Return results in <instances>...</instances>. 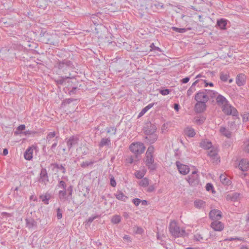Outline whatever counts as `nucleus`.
I'll return each instance as SVG.
<instances>
[{
    "instance_id": "nucleus-39",
    "label": "nucleus",
    "mask_w": 249,
    "mask_h": 249,
    "mask_svg": "<svg viewBox=\"0 0 249 249\" xmlns=\"http://www.w3.org/2000/svg\"><path fill=\"white\" fill-rule=\"evenodd\" d=\"M121 221V217L119 215H115L111 219V222L114 224H118Z\"/></svg>"
},
{
    "instance_id": "nucleus-30",
    "label": "nucleus",
    "mask_w": 249,
    "mask_h": 249,
    "mask_svg": "<svg viewBox=\"0 0 249 249\" xmlns=\"http://www.w3.org/2000/svg\"><path fill=\"white\" fill-rule=\"evenodd\" d=\"M149 184V180L147 178H143L139 183V185L143 187L147 186Z\"/></svg>"
},
{
    "instance_id": "nucleus-50",
    "label": "nucleus",
    "mask_w": 249,
    "mask_h": 249,
    "mask_svg": "<svg viewBox=\"0 0 249 249\" xmlns=\"http://www.w3.org/2000/svg\"><path fill=\"white\" fill-rule=\"evenodd\" d=\"M110 185L112 187H115L116 185V181H115L114 178L113 176H112L110 179Z\"/></svg>"
},
{
    "instance_id": "nucleus-43",
    "label": "nucleus",
    "mask_w": 249,
    "mask_h": 249,
    "mask_svg": "<svg viewBox=\"0 0 249 249\" xmlns=\"http://www.w3.org/2000/svg\"><path fill=\"white\" fill-rule=\"evenodd\" d=\"M228 77L229 75L227 74L222 73L220 74V79L224 82H226L228 80Z\"/></svg>"
},
{
    "instance_id": "nucleus-17",
    "label": "nucleus",
    "mask_w": 249,
    "mask_h": 249,
    "mask_svg": "<svg viewBox=\"0 0 249 249\" xmlns=\"http://www.w3.org/2000/svg\"><path fill=\"white\" fill-rule=\"evenodd\" d=\"M216 100L217 104L222 107L228 103L227 99L221 95H218Z\"/></svg>"
},
{
    "instance_id": "nucleus-34",
    "label": "nucleus",
    "mask_w": 249,
    "mask_h": 249,
    "mask_svg": "<svg viewBox=\"0 0 249 249\" xmlns=\"http://www.w3.org/2000/svg\"><path fill=\"white\" fill-rule=\"evenodd\" d=\"M240 194L238 193H234L231 195V196L228 195L227 196V199H231V200L236 201L239 197Z\"/></svg>"
},
{
    "instance_id": "nucleus-42",
    "label": "nucleus",
    "mask_w": 249,
    "mask_h": 249,
    "mask_svg": "<svg viewBox=\"0 0 249 249\" xmlns=\"http://www.w3.org/2000/svg\"><path fill=\"white\" fill-rule=\"evenodd\" d=\"M196 90L195 87H190L187 90V95L188 96H191Z\"/></svg>"
},
{
    "instance_id": "nucleus-15",
    "label": "nucleus",
    "mask_w": 249,
    "mask_h": 249,
    "mask_svg": "<svg viewBox=\"0 0 249 249\" xmlns=\"http://www.w3.org/2000/svg\"><path fill=\"white\" fill-rule=\"evenodd\" d=\"M78 142V138L76 136H72L70 138L67 142V145L69 149L76 145Z\"/></svg>"
},
{
    "instance_id": "nucleus-63",
    "label": "nucleus",
    "mask_w": 249,
    "mask_h": 249,
    "mask_svg": "<svg viewBox=\"0 0 249 249\" xmlns=\"http://www.w3.org/2000/svg\"><path fill=\"white\" fill-rule=\"evenodd\" d=\"M174 108L177 111H178L179 108V106L178 104H175L174 105Z\"/></svg>"
},
{
    "instance_id": "nucleus-47",
    "label": "nucleus",
    "mask_w": 249,
    "mask_h": 249,
    "mask_svg": "<svg viewBox=\"0 0 249 249\" xmlns=\"http://www.w3.org/2000/svg\"><path fill=\"white\" fill-rule=\"evenodd\" d=\"M154 151V147L152 146H150L146 153V155H152Z\"/></svg>"
},
{
    "instance_id": "nucleus-45",
    "label": "nucleus",
    "mask_w": 249,
    "mask_h": 249,
    "mask_svg": "<svg viewBox=\"0 0 249 249\" xmlns=\"http://www.w3.org/2000/svg\"><path fill=\"white\" fill-rule=\"evenodd\" d=\"M55 132H50V133L48 134V135H47V140L48 141V142H49L50 140L52 138H53L54 137H55Z\"/></svg>"
},
{
    "instance_id": "nucleus-61",
    "label": "nucleus",
    "mask_w": 249,
    "mask_h": 249,
    "mask_svg": "<svg viewBox=\"0 0 249 249\" xmlns=\"http://www.w3.org/2000/svg\"><path fill=\"white\" fill-rule=\"evenodd\" d=\"M96 217H97V216L89 217L88 220V223H91Z\"/></svg>"
},
{
    "instance_id": "nucleus-7",
    "label": "nucleus",
    "mask_w": 249,
    "mask_h": 249,
    "mask_svg": "<svg viewBox=\"0 0 249 249\" xmlns=\"http://www.w3.org/2000/svg\"><path fill=\"white\" fill-rule=\"evenodd\" d=\"M40 40L44 43L54 44V42L52 40V36L46 31H41L40 33Z\"/></svg>"
},
{
    "instance_id": "nucleus-11",
    "label": "nucleus",
    "mask_w": 249,
    "mask_h": 249,
    "mask_svg": "<svg viewBox=\"0 0 249 249\" xmlns=\"http://www.w3.org/2000/svg\"><path fill=\"white\" fill-rule=\"evenodd\" d=\"M178 169L181 174L187 175L190 171L188 166L181 163L179 161H177L176 162Z\"/></svg>"
},
{
    "instance_id": "nucleus-10",
    "label": "nucleus",
    "mask_w": 249,
    "mask_h": 249,
    "mask_svg": "<svg viewBox=\"0 0 249 249\" xmlns=\"http://www.w3.org/2000/svg\"><path fill=\"white\" fill-rule=\"evenodd\" d=\"M197 103L195 105L194 110L196 113H202L206 109V103L205 102L196 101Z\"/></svg>"
},
{
    "instance_id": "nucleus-54",
    "label": "nucleus",
    "mask_w": 249,
    "mask_h": 249,
    "mask_svg": "<svg viewBox=\"0 0 249 249\" xmlns=\"http://www.w3.org/2000/svg\"><path fill=\"white\" fill-rule=\"evenodd\" d=\"M154 106V103H151L143 108L147 112L149 109H150Z\"/></svg>"
},
{
    "instance_id": "nucleus-2",
    "label": "nucleus",
    "mask_w": 249,
    "mask_h": 249,
    "mask_svg": "<svg viewBox=\"0 0 249 249\" xmlns=\"http://www.w3.org/2000/svg\"><path fill=\"white\" fill-rule=\"evenodd\" d=\"M129 148L133 153L136 154H142L145 150V147L144 146L143 144L141 142L132 143Z\"/></svg>"
},
{
    "instance_id": "nucleus-18",
    "label": "nucleus",
    "mask_w": 249,
    "mask_h": 249,
    "mask_svg": "<svg viewBox=\"0 0 249 249\" xmlns=\"http://www.w3.org/2000/svg\"><path fill=\"white\" fill-rule=\"evenodd\" d=\"M50 2V0H38L37 2V6L40 8L45 9Z\"/></svg>"
},
{
    "instance_id": "nucleus-1",
    "label": "nucleus",
    "mask_w": 249,
    "mask_h": 249,
    "mask_svg": "<svg viewBox=\"0 0 249 249\" xmlns=\"http://www.w3.org/2000/svg\"><path fill=\"white\" fill-rule=\"evenodd\" d=\"M169 231L173 236L176 237L181 236L185 233V231L181 230L178 225L177 223L174 220L172 221L170 223Z\"/></svg>"
},
{
    "instance_id": "nucleus-31",
    "label": "nucleus",
    "mask_w": 249,
    "mask_h": 249,
    "mask_svg": "<svg viewBox=\"0 0 249 249\" xmlns=\"http://www.w3.org/2000/svg\"><path fill=\"white\" fill-rule=\"evenodd\" d=\"M217 24L221 29H223L225 28L227 24V22L225 20L221 19L217 20Z\"/></svg>"
},
{
    "instance_id": "nucleus-44",
    "label": "nucleus",
    "mask_w": 249,
    "mask_h": 249,
    "mask_svg": "<svg viewBox=\"0 0 249 249\" xmlns=\"http://www.w3.org/2000/svg\"><path fill=\"white\" fill-rule=\"evenodd\" d=\"M66 183L65 182L63 181V180H61L59 181L58 184L57 185V187L60 188H63V189H66Z\"/></svg>"
},
{
    "instance_id": "nucleus-6",
    "label": "nucleus",
    "mask_w": 249,
    "mask_h": 249,
    "mask_svg": "<svg viewBox=\"0 0 249 249\" xmlns=\"http://www.w3.org/2000/svg\"><path fill=\"white\" fill-rule=\"evenodd\" d=\"M207 95L206 89L200 90L196 93L195 99L196 101L207 103L209 101V98Z\"/></svg>"
},
{
    "instance_id": "nucleus-8",
    "label": "nucleus",
    "mask_w": 249,
    "mask_h": 249,
    "mask_svg": "<svg viewBox=\"0 0 249 249\" xmlns=\"http://www.w3.org/2000/svg\"><path fill=\"white\" fill-rule=\"evenodd\" d=\"M38 181L44 185H46L49 182V177L45 168H42L41 170Z\"/></svg>"
},
{
    "instance_id": "nucleus-28",
    "label": "nucleus",
    "mask_w": 249,
    "mask_h": 249,
    "mask_svg": "<svg viewBox=\"0 0 249 249\" xmlns=\"http://www.w3.org/2000/svg\"><path fill=\"white\" fill-rule=\"evenodd\" d=\"M110 144V140L108 138H103L99 143L100 147H103L105 145H109Z\"/></svg>"
},
{
    "instance_id": "nucleus-55",
    "label": "nucleus",
    "mask_w": 249,
    "mask_h": 249,
    "mask_svg": "<svg viewBox=\"0 0 249 249\" xmlns=\"http://www.w3.org/2000/svg\"><path fill=\"white\" fill-rule=\"evenodd\" d=\"M243 119L244 121L246 122L249 121V113L245 114Z\"/></svg>"
},
{
    "instance_id": "nucleus-19",
    "label": "nucleus",
    "mask_w": 249,
    "mask_h": 249,
    "mask_svg": "<svg viewBox=\"0 0 249 249\" xmlns=\"http://www.w3.org/2000/svg\"><path fill=\"white\" fill-rule=\"evenodd\" d=\"M33 150L32 147H30L27 149L24 154V158L26 160H29L33 158Z\"/></svg>"
},
{
    "instance_id": "nucleus-59",
    "label": "nucleus",
    "mask_w": 249,
    "mask_h": 249,
    "mask_svg": "<svg viewBox=\"0 0 249 249\" xmlns=\"http://www.w3.org/2000/svg\"><path fill=\"white\" fill-rule=\"evenodd\" d=\"M190 80V78L189 77H185L183 79H182L181 80V82H182V83H187V82H189Z\"/></svg>"
},
{
    "instance_id": "nucleus-22",
    "label": "nucleus",
    "mask_w": 249,
    "mask_h": 249,
    "mask_svg": "<svg viewBox=\"0 0 249 249\" xmlns=\"http://www.w3.org/2000/svg\"><path fill=\"white\" fill-rule=\"evenodd\" d=\"M208 155L213 158V162L217 161L218 160L217 157V152L215 149L213 148L210 151L208 152Z\"/></svg>"
},
{
    "instance_id": "nucleus-14",
    "label": "nucleus",
    "mask_w": 249,
    "mask_h": 249,
    "mask_svg": "<svg viewBox=\"0 0 249 249\" xmlns=\"http://www.w3.org/2000/svg\"><path fill=\"white\" fill-rule=\"evenodd\" d=\"M239 167L241 170L246 171L249 168V163L247 160L242 159L239 162Z\"/></svg>"
},
{
    "instance_id": "nucleus-40",
    "label": "nucleus",
    "mask_w": 249,
    "mask_h": 249,
    "mask_svg": "<svg viewBox=\"0 0 249 249\" xmlns=\"http://www.w3.org/2000/svg\"><path fill=\"white\" fill-rule=\"evenodd\" d=\"M116 128L111 126L107 128V133L112 135H115L116 133Z\"/></svg>"
},
{
    "instance_id": "nucleus-9",
    "label": "nucleus",
    "mask_w": 249,
    "mask_h": 249,
    "mask_svg": "<svg viewBox=\"0 0 249 249\" xmlns=\"http://www.w3.org/2000/svg\"><path fill=\"white\" fill-rule=\"evenodd\" d=\"M209 217L213 221L219 220L222 217L221 212L218 210L213 209L210 212Z\"/></svg>"
},
{
    "instance_id": "nucleus-57",
    "label": "nucleus",
    "mask_w": 249,
    "mask_h": 249,
    "mask_svg": "<svg viewBox=\"0 0 249 249\" xmlns=\"http://www.w3.org/2000/svg\"><path fill=\"white\" fill-rule=\"evenodd\" d=\"M155 190V187L153 185H150L147 189V192H152Z\"/></svg>"
},
{
    "instance_id": "nucleus-3",
    "label": "nucleus",
    "mask_w": 249,
    "mask_h": 249,
    "mask_svg": "<svg viewBox=\"0 0 249 249\" xmlns=\"http://www.w3.org/2000/svg\"><path fill=\"white\" fill-rule=\"evenodd\" d=\"M187 180L192 186H195L199 183V177L196 171H193L192 174L188 176Z\"/></svg>"
},
{
    "instance_id": "nucleus-32",
    "label": "nucleus",
    "mask_w": 249,
    "mask_h": 249,
    "mask_svg": "<svg viewBox=\"0 0 249 249\" xmlns=\"http://www.w3.org/2000/svg\"><path fill=\"white\" fill-rule=\"evenodd\" d=\"M206 91L207 92V94L208 95L207 96L209 98L210 97L212 98H213L215 97L217 94V93L213 90L206 89Z\"/></svg>"
},
{
    "instance_id": "nucleus-27",
    "label": "nucleus",
    "mask_w": 249,
    "mask_h": 249,
    "mask_svg": "<svg viewBox=\"0 0 249 249\" xmlns=\"http://www.w3.org/2000/svg\"><path fill=\"white\" fill-rule=\"evenodd\" d=\"M116 197L120 200H122L124 201H125L126 199L127 198V197L125 196L122 192H118L115 194Z\"/></svg>"
},
{
    "instance_id": "nucleus-53",
    "label": "nucleus",
    "mask_w": 249,
    "mask_h": 249,
    "mask_svg": "<svg viewBox=\"0 0 249 249\" xmlns=\"http://www.w3.org/2000/svg\"><path fill=\"white\" fill-rule=\"evenodd\" d=\"M57 217L58 219H61L62 217V212L60 211V209L59 208H58L57 210Z\"/></svg>"
},
{
    "instance_id": "nucleus-20",
    "label": "nucleus",
    "mask_w": 249,
    "mask_h": 249,
    "mask_svg": "<svg viewBox=\"0 0 249 249\" xmlns=\"http://www.w3.org/2000/svg\"><path fill=\"white\" fill-rule=\"evenodd\" d=\"M184 133L186 136L189 137H193L196 135L195 130L191 127H186L184 129Z\"/></svg>"
},
{
    "instance_id": "nucleus-62",
    "label": "nucleus",
    "mask_w": 249,
    "mask_h": 249,
    "mask_svg": "<svg viewBox=\"0 0 249 249\" xmlns=\"http://www.w3.org/2000/svg\"><path fill=\"white\" fill-rule=\"evenodd\" d=\"M127 161L129 163H132L134 162V159L132 157H130L127 159Z\"/></svg>"
},
{
    "instance_id": "nucleus-37",
    "label": "nucleus",
    "mask_w": 249,
    "mask_h": 249,
    "mask_svg": "<svg viewBox=\"0 0 249 249\" xmlns=\"http://www.w3.org/2000/svg\"><path fill=\"white\" fill-rule=\"evenodd\" d=\"M172 29H173V30L174 31H176V32H178V33H184L187 30H191V28H187V29H185V28H177V27H172Z\"/></svg>"
},
{
    "instance_id": "nucleus-21",
    "label": "nucleus",
    "mask_w": 249,
    "mask_h": 249,
    "mask_svg": "<svg viewBox=\"0 0 249 249\" xmlns=\"http://www.w3.org/2000/svg\"><path fill=\"white\" fill-rule=\"evenodd\" d=\"M219 179L221 182L225 185H228L231 184V180L229 178L226 177V175L224 174H221L219 177Z\"/></svg>"
},
{
    "instance_id": "nucleus-26",
    "label": "nucleus",
    "mask_w": 249,
    "mask_h": 249,
    "mask_svg": "<svg viewBox=\"0 0 249 249\" xmlns=\"http://www.w3.org/2000/svg\"><path fill=\"white\" fill-rule=\"evenodd\" d=\"M39 197L45 204H48L49 200L51 198V195L46 193L45 195H40Z\"/></svg>"
},
{
    "instance_id": "nucleus-4",
    "label": "nucleus",
    "mask_w": 249,
    "mask_h": 249,
    "mask_svg": "<svg viewBox=\"0 0 249 249\" xmlns=\"http://www.w3.org/2000/svg\"><path fill=\"white\" fill-rule=\"evenodd\" d=\"M223 112L227 115H232L236 116L238 115L237 110L233 107L230 106L228 103L222 107Z\"/></svg>"
},
{
    "instance_id": "nucleus-12",
    "label": "nucleus",
    "mask_w": 249,
    "mask_h": 249,
    "mask_svg": "<svg viewBox=\"0 0 249 249\" xmlns=\"http://www.w3.org/2000/svg\"><path fill=\"white\" fill-rule=\"evenodd\" d=\"M211 228L215 231H221L224 229V225L219 220L213 221L211 224Z\"/></svg>"
},
{
    "instance_id": "nucleus-13",
    "label": "nucleus",
    "mask_w": 249,
    "mask_h": 249,
    "mask_svg": "<svg viewBox=\"0 0 249 249\" xmlns=\"http://www.w3.org/2000/svg\"><path fill=\"white\" fill-rule=\"evenodd\" d=\"M146 164L152 170H155V165L154 164V159L152 155H146Z\"/></svg>"
},
{
    "instance_id": "nucleus-29",
    "label": "nucleus",
    "mask_w": 249,
    "mask_h": 249,
    "mask_svg": "<svg viewBox=\"0 0 249 249\" xmlns=\"http://www.w3.org/2000/svg\"><path fill=\"white\" fill-rule=\"evenodd\" d=\"M26 225L29 228L36 226V222L33 219H26Z\"/></svg>"
},
{
    "instance_id": "nucleus-16",
    "label": "nucleus",
    "mask_w": 249,
    "mask_h": 249,
    "mask_svg": "<svg viewBox=\"0 0 249 249\" xmlns=\"http://www.w3.org/2000/svg\"><path fill=\"white\" fill-rule=\"evenodd\" d=\"M246 80V76L244 74L241 73L237 76L236 82L238 86H241L245 84Z\"/></svg>"
},
{
    "instance_id": "nucleus-48",
    "label": "nucleus",
    "mask_w": 249,
    "mask_h": 249,
    "mask_svg": "<svg viewBox=\"0 0 249 249\" xmlns=\"http://www.w3.org/2000/svg\"><path fill=\"white\" fill-rule=\"evenodd\" d=\"M194 239L196 241H200L203 240V237L199 234H196L194 235Z\"/></svg>"
},
{
    "instance_id": "nucleus-5",
    "label": "nucleus",
    "mask_w": 249,
    "mask_h": 249,
    "mask_svg": "<svg viewBox=\"0 0 249 249\" xmlns=\"http://www.w3.org/2000/svg\"><path fill=\"white\" fill-rule=\"evenodd\" d=\"M155 129H153L152 131L147 130L145 131L146 140L150 144L155 142L158 138L157 135L155 133Z\"/></svg>"
},
{
    "instance_id": "nucleus-60",
    "label": "nucleus",
    "mask_w": 249,
    "mask_h": 249,
    "mask_svg": "<svg viewBox=\"0 0 249 249\" xmlns=\"http://www.w3.org/2000/svg\"><path fill=\"white\" fill-rule=\"evenodd\" d=\"M25 129V125L24 124H21V125H20L18 127V130H19V131H21V130H23Z\"/></svg>"
},
{
    "instance_id": "nucleus-51",
    "label": "nucleus",
    "mask_w": 249,
    "mask_h": 249,
    "mask_svg": "<svg viewBox=\"0 0 249 249\" xmlns=\"http://www.w3.org/2000/svg\"><path fill=\"white\" fill-rule=\"evenodd\" d=\"M133 202L136 206H138L141 202V200L139 198H135L133 199Z\"/></svg>"
},
{
    "instance_id": "nucleus-25",
    "label": "nucleus",
    "mask_w": 249,
    "mask_h": 249,
    "mask_svg": "<svg viewBox=\"0 0 249 249\" xmlns=\"http://www.w3.org/2000/svg\"><path fill=\"white\" fill-rule=\"evenodd\" d=\"M151 8L153 11H156L159 10L160 8H162L163 5H161V3L155 1H153L151 0Z\"/></svg>"
},
{
    "instance_id": "nucleus-64",
    "label": "nucleus",
    "mask_w": 249,
    "mask_h": 249,
    "mask_svg": "<svg viewBox=\"0 0 249 249\" xmlns=\"http://www.w3.org/2000/svg\"><path fill=\"white\" fill-rule=\"evenodd\" d=\"M67 192L68 193H69V194L70 195H71V193H72V188H71V186H70L68 189H67Z\"/></svg>"
},
{
    "instance_id": "nucleus-56",
    "label": "nucleus",
    "mask_w": 249,
    "mask_h": 249,
    "mask_svg": "<svg viewBox=\"0 0 249 249\" xmlns=\"http://www.w3.org/2000/svg\"><path fill=\"white\" fill-rule=\"evenodd\" d=\"M201 80H202L204 82V83L205 84V87H207L208 85L211 87H213V83L212 82L208 83V82H207L206 80H204V79H201Z\"/></svg>"
},
{
    "instance_id": "nucleus-24",
    "label": "nucleus",
    "mask_w": 249,
    "mask_h": 249,
    "mask_svg": "<svg viewBox=\"0 0 249 249\" xmlns=\"http://www.w3.org/2000/svg\"><path fill=\"white\" fill-rule=\"evenodd\" d=\"M219 131L223 136L228 138H230L231 136V132L225 127H221Z\"/></svg>"
},
{
    "instance_id": "nucleus-36",
    "label": "nucleus",
    "mask_w": 249,
    "mask_h": 249,
    "mask_svg": "<svg viewBox=\"0 0 249 249\" xmlns=\"http://www.w3.org/2000/svg\"><path fill=\"white\" fill-rule=\"evenodd\" d=\"M205 120V118L204 117H201L199 118H195L194 122L196 124L199 125V124H202L204 122Z\"/></svg>"
},
{
    "instance_id": "nucleus-35",
    "label": "nucleus",
    "mask_w": 249,
    "mask_h": 249,
    "mask_svg": "<svg viewBox=\"0 0 249 249\" xmlns=\"http://www.w3.org/2000/svg\"><path fill=\"white\" fill-rule=\"evenodd\" d=\"M53 166L54 168H57V169L61 171L62 173H64L66 172V169L62 165H59L57 163H53L51 164Z\"/></svg>"
},
{
    "instance_id": "nucleus-33",
    "label": "nucleus",
    "mask_w": 249,
    "mask_h": 249,
    "mask_svg": "<svg viewBox=\"0 0 249 249\" xmlns=\"http://www.w3.org/2000/svg\"><path fill=\"white\" fill-rule=\"evenodd\" d=\"M195 206L198 209H200L204 206V202L202 200H198L194 202Z\"/></svg>"
},
{
    "instance_id": "nucleus-46",
    "label": "nucleus",
    "mask_w": 249,
    "mask_h": 249,
    "mask_svg": "<svg viewBox=\"0 0 249 249\" xmlns=\"http://www.w3.org/2000/svg\"><path fill=\"white\" fill-rule=\"evenodd\" d=\"M93 163V162L92 161H86L85 162H83L82 163H81V166L82 167H86L89 166V165H91Z\"/></svg>"
},
{
    "instance_id": "nucleus-23",
    "label": "nucleus",
    "mask_w": 249,
    "mask_h": 249,
    "mask_svg": "<svg viewBox=\"0 0 249 249\" xmlns=\"http://www.w3.org/2000/svg\"><path fill=\"white\" fill-rule=\"evenodd\" d=\"M200 146L205 149H209L212 147V143L210 141L204 140L200 143Z\"/></svg>"
},
{
    "instance_id": "nucleus-52",
    "label": "nucleus",
    "mask_w": 249,
    "mask_h": 249,
    "mask_svg": "<svg viewBox=\"0 0 249 249\" xmlns=\"http://www.w3.org/2000/svg\"><path fill=\"white\" fill-rule=\"evenodd\" d=\"M22 133L24 134L25 135L27 136V135H30L34 134L36 133V132L35 131H33L27 130V131H24Z\"/></svg>"
},
{
    "instance_id": "nucleus-38",
    "label": "nucleus",
    "mask_w": 249,
    "mask_h": 249,
    "mask_svg": "<svg viewBox=\"0 0 249 249\" xmlns=\"http://www.w3.org/2000/svg\"><path fill=\"white\" fill-rule=\"evenodd\" d=\"M135 175L137 178H142L145 175V172L144 171H138L135 173Z\"/></svg>"
},
{
    "instance_id": "nucleus-58",
    "label": "nucleus",
    "mask_w": 249,
    "mask_h": 249,
    "mask_svg": "<svg viewBox=\"0 0 249 249\" xmlns=\"http://www.w3.org/2000/svg\"><path fill=\"white\" fill-rule=\"evenodd\" d=\"M206 187L207 191H210L213 188V186L211 184L207 183Z\"/></svg>"
},
{
    "instance_id": "nucleus-49",
    "label": "nucleus",
    "mask_w": 249,
    "mask_h": 249,
    "mask_svg": "<svg viewBox=\"0 0 249 249\" xmlns=\"http://www.w3.org/2000/svg\"><path fill=\"white\" fill-rule=\"evenodd\" d=\"M170 90L168 89L161 90L160 93L163 95H166L169 94Z\"/></svg>"
},
{
    "instance_id": "nucleus-41",
    "label": "nucleus",
    "mask_w": 249,
    "mask_h": 249,
    "mask_svg": "<svg viewBox=\"0 0 249 249\" xmlns=\"http://www.w3.org/2000/svg\"><path fill=\"white\" fill-rule=\"evenodd\" d=\"M66 189H64L63 190H60L59 192V197L60 199H64L66 197Z\"/></svg>"
}]
</instances>
